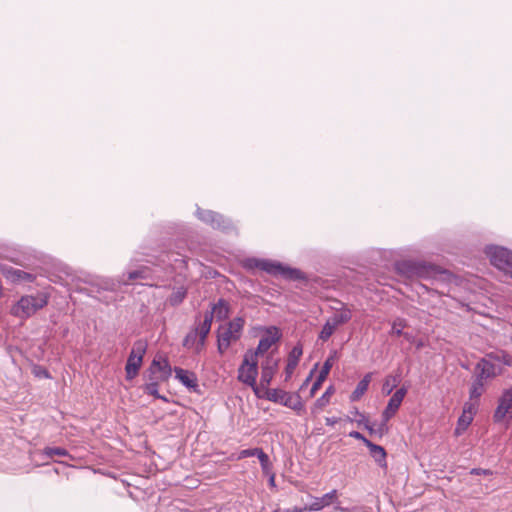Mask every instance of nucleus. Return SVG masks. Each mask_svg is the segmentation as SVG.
I'll list each match as a JSON object with an SVG mask.
<instances>
[{
	"mask_svg": "<svg viewBox=\"0 0 512 512\" xmlns=\"http://www.w3.org/2000/svg\"><path fill=\"white\" fill-rule=\"evenodd\" d=\"M149 264L158 266L155 256L144 252H136L129 263V269L121 279L116 280L109 277L87 274L78 278V282L85 286L78 285L77 291L89 297L101 300L103 292H116L121 285H128L135 280H149L153 278L154 270Z\"/></svg>",
	"mask_w": 512,
	"mask_h": 512,
	"instance_id": "obj_1",
	"label": "nucleus"
},
{
	"mask_svg": "<svg viewBox=\"0 0 512 512\" xmlns=\"http://www.w3.org/2000/svg\"><path fill=\"white\" fill-rule=\"evenodd\" d=\"M243 266L247 270L258 269L269 275L281 276L290 281H308L307 275L301 269L291 267L278 260L249 257L244 260Z\"/></svg>",
	"mask_w": 512,
	"mask_h": 512,
	"instance_id": "obj_2",
	"label": "nucleus"
},
{
	"mask_svg": "<svg viewBox=\"0 0 512 512\" xmlns=\"http://www.w3.org/2000/svg\"><path fill=\"white\" fill-rule=\"evenodd\" d=\"M173 373L169 359L162 355H156L149 367L143 373L146 383L142 386L145 394H157V388L161 383L167 382Z\"/></svg>",
	"mask_w": 512,
	"mask_h": 512,
	"instance_id": "obj_3",
	"label": "nucleus"
},
{
	"mask_svg": "<svg viewBox=\"0 0 512 512\" xmlns=\"http://www.w3.org/2000/svg\"><path fill=\"white\" fill-rule=\"evenodd\" d=\"M395 272L405 278L430 279L435 278L442 271L433 264L422 260H399L394 263Z\"/></svg>",
	"mask_w": 512,
	"mask_h": 512,
	"instance_id": "obj_4",
	"label": "nucleus"
},
{
	"mask_svg": "<svg viewBox=\"0 0 512 512\" xmlns=\"http://www.w3.org/2000/svg\"><path fill=\"white\" fill-rule=\"evenodd\" d=\"M48 301L49 297L41 292L35 295H23L12 305L10 313L14 317L27 319L44 308L48 304Z\"/></svg>",
	"mask_w": 512,
	"mask_h": 512,
	"instance_id": "obj_5",
	"label": "nucleus"
},
{
	"mask_svg": "<svg viewBox=\"0 0 512 512\" xmlns=\"http://www.w3.org/2000/svg\"><path fill=\"white\" fill-rule=\"evenodd\" d=\"M194 216L203 224L210 226L215 230H220L225 233H229L234 230V225L230 218L219 212L210 209H203L197 204Z\"/></svg>",
	"mask_w": 512,
	"mask_h": 512,
	"instance_id": "obj_6",
	"label": "nucleus"
},
{
	"mask_svg": "<svg viewBox=\"0 0 512 512\" xmlns=\"http://www.w3.org/2000/svg\"><path fill=\"white\" fill-rule=\"evenodd\" d=\"M209 320H202L192 327L182 340V346L186 349H193L196 354L204 349L211 328Z\"/></svg>",
	"mask_w": 512,
	"mask_h": 512,
	"instance_id": "obj_7",
	"label": "nucleus"
},
{
	"mask_svg": "<svg viewBox=\"0 0 512 512\" xmlns=\"http://www.w3.org/2000/svg\"><path fill=\"white\" fill-rule=\"evenodd\" d=\"M261 398H264L270 402L280 404L284 407L292 409L298 415L300 414L304 407L299 393L291 394L279 388L266 389V393H261Z\"/></svg>",
	"mask_w": 512,
	"mask_h": 512,
	"instance_id": "obj_8",
	"label": "nucleus"
},
{
	"mask_svg": "<svg viewBox=\"0 0 512 512\" xmlns=\"http://www.w3.org/2000/svg\"><path fill=\"white\" fill-rule=\"evenodd\" d=\"M147 351L146 341L139 339L133 343L125 363V378L127 381L135 379L143 365L144 356Z\"/></svg>",
	"mask_w": 512,
	"mask_h": 512,
	"instance_id": "obj_9",
	"label": "nucleus"
},
{
	"mask_svg": "<svg viewBox=\"0 0 512 512\" xmlns=\"http://www.w3.org/2000/svg\"><path fill=\"white\" fill-rule=\"evenodd\" d=\"M485 254L491 264L512 277V250L498 245H487Z\"/></svg>",
	"mask_w": 512,
	"mask_h": 512,
	"instance_id": "obj_10",
	"label": "nucleus"
},
{
	"mask_svg": "<svg viewBox=\"0 0 512 512\" xmlns=\"http://www.w3.org/2000/svg\"><path fill=\"white\" fill-rule=\"evenodd\" d=\"M258 374V362H250L247 359H243L241 365L238 368L237 379L241 383L251 387L257 398H261L260 387L257 384Z\"/></svg>",
	"mask_w": 512,
	"mask_h": 512,
	"instance_id": "obj_11",
	"label": "nucleus"
},
{
	"mask_svg": "<svg viewBox=\"0 0 512 512\" xmlns=\"http://www.w3.org/2000/svg\"><path fill=\"white\" fill-rule=\"evenodd\" d=\"M493 421L505 422L507 427L512 423V385L502 391L493 413Z\"/></svg>",
	"mask_w": 512,
	"mask_h": 512,
	"instance_id": "obj_12",
	"label": "nucleus"
},
{
	"mask_svg": "<svg viewBox=\"0 0 512 512\" xmlns=\"http://www.w3.org/2000/svg\"><path fill=\"white\" fill-rule=\"evenodd\" d=\"M408 391L409 385L404 384L390 394L391 397L381 414V418H384V422L388 423L396 415Z\"/></svg>",
	"mask_w": 512,
	"mask_h": 512,
	"instance_id": "obj_13",
	"label": "nucleus"
},
{
	"mask_svg": "<svg viewBox=\"0 0 512 512\" xmlns=\"http://www.w3.org/2000/svg\"><path fill=\"white\" fill-rule=\"evenodd\" d=\"M231 312L230 303L224 298H219L216 303L211 304L210 310L205 311L203 320L208 319L209 327L211 328L214 318L217 321H225L230 317Z\"/></svg>",
	"mask_w": 512,
	"mask_h": 512,
	"instance_id": "obj_14",
	"label": "nucleus"
},
{
	"mask_svg": "<svg viewBox=\"0 0 512 512\" xmlns=\"http://www.w3.org/2000/svg\"><path fill=\"white\" fill-rule=\"evenodd\" d=\"M189 259V256L186 254L171 251L162 255L158 266H161L163 269L170 267L173 271L182 273L187 269Z\"/></svg>",
	"mask_w": 512,
	"mask_h": 512,
	"instance_id": "obj_15",
	"label": "nucleus"
},
{
	"mask_svg": "<svg viewBox=\"0 0 512 512\" xmlns=\"http://www.w3.org/2000/svg\"><path fill=\"white\" fill-rule=\"evenodd\" d=\"M280 360L274 359L271 355H268L261 364V377H260V390L263 389V393H266V389H270L269 386L273 380L274 375L278 371Z\"/></svg>",
	"mask_w": 512,
	"mask_h": 512,
	"instance_id": "obj_16",
	"label": "nucleus"
},
{
	"mask_svg": "<svg viewBox=\"0 0 512 512\" xmlns=\"http://www.w3.org/2000/svg\"><path fill=\"white\" fill-rule=\"evenodd\" d=\"M500 373L501 371H496L495 365L487 360V358H481L474 367L472 377L487 383V381L494 379Z\"/></svg>",
	"mask_w": 512,
	"mask_h": 512,
	"instance_id": "obj_17",
	"label": "nucleus"
},
{
	"mask_svg": "<svg viewBox=\"0 0 512 512\" xmlns=\"http://www.w3.org/2000/svg\"><path fill=\"white\" fill-rule=\"evenodd\" d=\"M245 325V319L241 316L235 317L233 320L229 321L227 324V328L221 334H218L224 341L236 342L242 336V331Z\"/></svg>",
	"mask_w": 512,
	"mask_h": 512,
	"instance_id": "obj_18",
	"label": "nucleus"
},
{
	"mask_svg": "<svg viewBox=\"0 0 512 512\" xmlns=\"http://www.w3.org/2000/svg\"><path fill=\"white\" fill-rule=\"evenodd\" d=\"M3 275L14 284L32 283L36 279V275L30 272H26L22 269L15 268L12 266H5L2 269Z\"/></svg>",
	"mask_w": 512,
	"mask_h": 512,
	"instance_id": "obj_19",
	"label": "nucleus"
},
{
	"mask_svg": "<svg viewBox=\"0 0 512 512\" xmlns=\"http://www.w3.org/2000/svg\"><path fill=\"white\" fill-rule=\"evenodd\" d=\"M172 370L175 373V379L178 380L185 388L191 392L199 391L198 379L194 372L181 367H174Z\"/></svg>",
	"mask_w": 512,
	"mask_h": 512,
	"instance_id": "obj_20",
	"label": "nucleus"
},
{
	"mask_svg": "<svg viewBox=\"0 0 512 512\" xmlns=\"http://www.w3.org/2000/svg\"><path fill=\"white\" fill-rule=\"evenodd\" d=\"M262 330L264 331V335L259 339L258 344L266 351L282 339V332L277 326H265Z\"/></svg>",
	"mask_w": 512,
	"mask_h": 512,
	"instance_id": "obj_21",
	"label": "nucleus"
},
{
	"mask_svg": "<svg viewBox=\"0 0 512 512\" xmlns=\"http://www.w3.org/2000/svg\"><path fill=\"white\" fill-rule=\"evenodd\" d=\"M355 421L359 426H363L369 434L377 435L380 438L388 433L389 430L388 423L384 422V418H381V422L377 425V429H374V423H371L364 413H362Z\"/></svg>",
	"mask_w": 512,
	"mask_h": 512,
	"instance_id": "obj_22",
	"label": "nucleus"
},
{
	"mask_svg": "<svg viewBox=\"0 0 512 512\" xmlns=\"http://www.w3.org/2000/svg\"><path fill=\"white\" fill-rule=\"evenodd\" d=\"M303 355V347L300 343L295 345L288 354L287 364L285 366V381H289L294 370L298 366L300 358Z\"/></svg>",
	"mask_w": 512,
	"mask_h": 512,
	"instance_id": "obj_23",
	"label": "nucleus"
},
{
	"mask_svg": "<svg viewBox=\"0 0 512 512\" xmlns=\"http://www.w3.org/2000/svg\"><path fill=\"white\" fill-rule=\"evenodd\" d=\"M337 497V490L333 489L328 493H325L322 497H315L313 502L307 504L309 512L321 511L323 508L329 506Z\"/></svg>",
	"mask_w": 512,
	"mask_h": 512,
	"instance_id": "obj_24",
	"label": "nucleus"
},
{
	"mask_svg": "<svg viewBox=\"0 0 512 512\" xmlns=\"http://www.w3.org/2000/svg\"><path fill=\"white\" fill-rule=\"evenodd\" d=\"M369 450L370 456L373 458L374 462L381 468L386 470L388 467L387 464V452L385 448L381 445L373 443L372 441L366 446Z\"/></svg>",
	"mask_w": 512,
	"mask_h": 512,
	"instance_id": "obj_25",
	"label": "nucleus"
},
{
	"mask_svg": "<svg viewBox=\"0 0 512 512\" xmlns=\"http://www.w3.org/2000/svg\"><path fill=\"white\" fill-rule=\"evenodd\" d=\"M373 373L368 372L363 376V378L357 383L356 388L350 395V400L352 402L358 401L368 390L369 384L372 380Z\"/></svg>",
	"mask_w": 512,
	"mask_h": 512,
	"instance_id": "obj_26",
	"label": "nucleus"
},
{
	"mask_svg": "<svg viewBox=\"0 0 512 512\" xmlns=\"http://www.w3.org/2000/svg\"><path fill=\"white\" fill-rule=\"evenodd\" d=\"M352 316V311L345 304H342L338 312L329 317V320L338 328L347 324L352 319Z\"/></svg>",
	"mask_w": 512,
	"mask_h": 512,
	"instance_id": "obj_27",
	"label": "nucleus"
},
{
	"mask_svg": "<svg viewBox=\"0 0 512 512\" xmlns=\"http://www.w3.org/2000/svg\"><path fill=\"white\" fill-rule=\"evenodd\" d=\"M401 376H402V373H401L400 369L396 370L392 374L387 375L385 380H384V382H383V385H382V392L385 395L392 394L393 390L400 383Z\"/></svg>",
	"mask_w": 512,
	"mask_h": 512,
	"instance_id": "obj_28",
	"label": "nucleus"
},
{
	"mask_svg": "<svg viewBox=\"0 0 512 512\" xmlns=\"http://www.w3.org/2000/svg\"><path fill=\"white\" fill-rule=\"evenodd\" d=\"M483 358H487L490 362H500L505 366H512V356L505 350H495L486 353Z\"/></svg>",
	"mask_w": 512,
	"mask_h": 512,
	"instance_id": "obj_29",
	"label": "nucleus"
},
{
	"mask_svg": "<svg viewBox=\"0 0 512 512\" xmlns=\"http://www.w3.org/2000/svg\"><path fill=\"white\" fill-rule=\"evenodd\" d=\"M187 289L183 286L175 288L167 298V302L172 307L179 306L187 297Z\"/></svg>",
	"mask_w": 512,
	"mask_h": 512,
	"instance_id": "obj_30",
	"label": "nucleus"
},
{
	"mask_svg": "<svg viewBox=\"0 0 512 512\" xmlns=\"http://www.w3.org/2000/svg\"><path fill=\"white\" fill-rule=\"evenodd\" d=\"M485 386H486V382L472 377V383L469 388L470 400H475V401L479 400L485 391Z\"/></svg>",
	"mask_w": 512,
	"mask_h": 512,
	"instance_id": "obj_31",
	"label": "nucleus"
},
{
	"mask_svg": "<svg viewBox=\"0 0 512 512\" xmlns=\"http://www.w3.org/2000/svg\"><path fill=\"white\" fill-rule=\"evenodd\" d=\"M408 326L407 319L403 317H396L391 322V329L388 332L390 336L401 337L403 329Z\"/></svg>",
	"mask_w": 512,
	"mask_h": 512,
	"instance_id": "obj_32",
	"label": "nucleus"
},
{
	"mask_svg": "<svg viewBox=\"0 0 512 512\" xmlns=\"http://www.w3.org/2000/svg\"><path fill=\"white\" fill-rule=\"evenodd\" d=\"M337 330V327L331 323L329 318L323 324L321 331L318 334V340L326 342Z\"/></svg>",
	"mask_w": 512,
	"mask_h": 512,
	"instance_id": "obj_33",
	"label": "nucleus"
},
{
	"mask_svg": "<svg viewBox=\"0 0 512 512\" xmlns=\"http://www.w3.org/2000/svg\"><path fill=\"white\" fill-rule=\"evenodd\" d=\"M472 420H473V418L471 416H466L465 414H462L457 420V425L454 430V434L456 436L462 435L467 430V428L470 426V424L472 423Z\"/></svg>",
	"mask_w": 512,
	"mask_h": 512,
	"instance_id": "obj_34",
	"label": "nucleus"
},
{
	"mask_svg": "<svg viewBox=\"0 0 512 512\" xmlns=\"http://www.w3.org/2000/svg\"><path fill=\"white\" fill-rule=\"evenodd\" d=\"M266 352L267 351L258 344L255 349H248L243 355V359H247L250 362H258V357L264 355Z\"/></svg>",
	"mask_w": 512,
	"mask_h": 512,
	"instance_id": "obj_35",
	"label": "nucleus"
},
{
	"mask_svg": "<svg viewBox=\"0 0 512 512\" xmlns=\"http://www.w3.org/2000/svg\"><path fill=\"white\" fill-rule=\"evenodd\" d=\"M43 454L48 458H53L54 456H59V457L69 456V452L65 448L50 447V446H46L43 449Z\"/></svg>",
	"mask_w": 512,
	"mask_h": 512,
	"instance_id": "obj_36",
	"label": "nucleus"
},
{
	"mask_svg": "<svg viewBox=\"0 0 512 512\" xmlns=\"http://www.w3.org/2000/svg\"><path fill=\"white\" fill-rule=\"evenodd\" d=\"M334 393V388L333 386H329L325 392L322 394L321 397H319L315 403H314V406L315 408H318V409H322L323 407H325L328 403H329V399H330V396Z\"/></svg>",
	"mask_w": 512,
	"mask_h": 512,
	"instance_id": "obj_37",
	"label": "nucleus"
},
{
	"mask_svg": "<svg viewBox=\"0 0 512 512\" xmlns=\"http://www.w3.org/2000/svg\"><path fill=\"white\" fill-rule=\"evenodd\" d=\"M339 357H340V353L338 350H336V349L330 350L328 357L326 358V360L324 361V363L322 365V368L325 370L331 371L334 362L336 360H338Z\"/></svg>",
	"mask_w": 512,
	"mask_h": 512,
	"instance_id": "obj_38",
	"label": "nucleus"
},
{
	"mask_svg": "<svg viewBox=\"0 0 512 512\" xmlns=\"http://www.w3.org/2000/svg\"><path fill=\"white\" fill-rule=\"evenodd\" d=\"M32 374L36 377V378H40V379H51L52 376L50 374V372L48 371V369L42 365H34L32 367Z\"/></svg>",
	"mask_w": 512,
	"mask_h": 512,
	"instance_id": "obj_39",
	"label": "nucleus"
},
{
	"mask_svg": "<svg viewBox=\"0 0 512 512\" xmlns=\"http://www.w3.org/2000/svg\"><path fill=\"white\" fill-rule=\"evenodd\" d=\"M256 457L258 458L261 468L264 472H267L271 467L270 458L261 448L259 449Z\"/></svg>",
	"mask_w": 512,
	"mask_h": 512,
	"instance_id": "obj_40",
	"label": "nucleus"
},
{
	"mask_svg": "<svg viewBox=\"0 0 512 512\" xmlns=\"http://www.w3.org/2000/svg\"><path fill=\"white\" fill-rule=\"evenodd\" d=\"M230 341H224L223 338L217 335V350L220 354H224L226 350L231 346Z\"/></svg>",
	"mask_w": 512,
	"mask_h": 512,
	"instance_id": "obj_41",
	"label": "nucleus"
},
{
	"mask_svg": "<svg viewBox=\"0 0 512 512\" xmlns=\"http://www.w3.org/2000/svg\"><path fill=\"white\" fill-rule=\"evenodd\" d=\"M260 448H249V449H243L239 452L238 459H245L249 457H254L257 455Z\"/></svg>",
	"mask_w": 512,
	"mask_h": 512,
	"instance_id": "obj_42",
	"label": "nucleus"
},
{
	"mask_svg": "<svg viewBox=\"0 0 512 512\" xmlns=\"http://www.w3.org/2000/svg\"><path fill=\"white\" fill-rule=\"evenodd\" d=\"M348 435L351 438L361 441L365 446H367L371 442L362 433H360L359 431H356V430L349 432Z\"/></svg>",
	"mask_w": 512,
	"mask_h": 512,
	"instance_id": "obj_43",
	"label": "nucleus"
},
{
	"mask_svg": "<svg viewBox=\"0 0 512 512\" xmlns=\"http://www.w3.org/2000/svg\"><path fill=\"white\" fill-rule=\"evenodd\" d=\"M273 512H309V511L307 509V506L305 505L304 507L295 506L292 509L277 508Z\"/></svg>",
	"mask_w": 512,
	"mask_h": 512,
	"instance_id": "obj_44",
	"label": "nucleus"
},
{
	"mask_svg": "<svg viewBox=\"0 0 512 512\" xmlns=\"http://www.w3.org/2000/svg\"><path fill=\"white\" fill-rule=\"evenodd\" d=\"M471 475H492V471L489 469L472 468L470 470Z\"/></svg>",
	"mask_w": 512,
	"mask_h": 512,
	"instance_id": "obj_45",
	"label": "nucleus"
},
{
	"mask_svg": "<svg viewBox=\"0 0 512 512\" xmlns=\"http://www.w3.org/2000/svg\"><path fill=\"white\" fill-rule=\"evenodd\" d=\"M329 373H330V371L321 368V370L319 371V373H318V375L316 377V380L318 382L323 383L327 379Z\"/></svg>",
	"mask_w": 512,
	"mask_h": 512,
	"instance_id": "obj_46",
	"label": "nucleus"
},
{
	"mask_svg": "<svg viewBox=\"0 0 512 512\" xmlns=\"http://www.w3.org/2000/svg\"><path fill=\"white\" fill-rule=\"evenodd\" d=\"M318 365H319L318 363H316V364L314 365V367H313V368H312V370L310 371L309 375L307 376V378H306V379L304 380V382L302 383V385H301L300 389H304V387L308 385V383L310 382V380H311V378H312V376H313L314 371L318 368Z\"/></svg>",
	"mask_w": 512,
	"mask_h": 512,
	"instance_id": "obj_47",
	"label": "nucleus"
},
{
	"mask_svg": "<svg viewBox=\"0 0 512 512\" xmlns=\"http://www.w3.org/2000/svg\"><path fill=\"white\" fill-rule=\"evenodd\" d=\"M323 383L318 382L316 379L312 384V387L310 389V396H314L315 393L321 388Z\"/></svg>",
	"mask_w": 512,
	"mask_h": 512,
	"instance_id": "obj_48",
	"label": "nucleus"
},
{
	"mask_svg": "<svg viewBox=\"0 0 512 512\" xmlns=\"http://www.w3.org/2000/svg\"><path fill=\"white\" fill-rule=\"evenodd\" d=\"M401 337H403L407 342H409L411 344L415 342V336L410 332L403 331V334L401 335Z\"/></svg>",
	"mask_w": 512,
	"mask_h": 512,
	"instance_id": "obj_49",
	"label": "nucleus"
},
{
	"mask_svg": "<svg viewBox=\"0 0 512 512\" xmlns=\"http://www.w3.org/2000/svg\"><path fill=\"white\" fill-rule=\"evenodd\" d=\"M148 395L154 397L155 399L162 400L165 403L169 402V398L168 397H166L165 395H162V394L159 393V388H157V394H148Z\"/></svg>",
	"mask_w": 512,
	"mask_h": 512,
	"instance_id": "obj_50",
	"label": "nucleus"
},
{
	"mask_svg": "<svg viewBox=\"0 0 512 512\" xmlns=\"http://www.w3.org/2000/svg\"><path fill=\"white\" fill-rule=\"evenodd\" d=\"M339 419L336 417H326L325 423L328 426H334L336 423H338Z\"/></svg>",
	"mask_w": 512,
	"mask_h": 512,
	"instance_id": "obj_51",
	"label": "nucleus"
},
{
	"mask_svg": "<svg viewBox=\"0 0 512 512\" xmlns=\"http://www.w3.org/2000/svg\"><path fill=\"white\" fill-rule=\"evenodd\" d=\"M268 484L270 487L272 488H275L276 487V482H275V475L274 474H271L270 477H269V480H268Z\"/></svg>",
	"mask_w": 512,
	"mask_h": 512,
	"instance_id": "obj_52",
	"label": "nucleus"
},
{
	"mask_svg": "<svg viewBox=\"0 0 512 512\" xmlns=\"http://www.w3.org/2000/svg\"><path fill=\"white\" fill-rule=\"evenodd\" d=\"M334 509H335L336 511H340V512H351V509H350V508H348V507H342V506H340V505L335 506V507H334Z\"/></svg>",
	"mask_w": 512,
	"mask_h": 512,
	"instance_id": "obj_53",
	"label": "nucleus"
},
{
	"mask_svg": "<svg viewBox=\"0 0 512 512\" xmlns=\"http://www.w3.org/2000/svg\"><path fill=\"white\" fill-rule=\"evenodd\" d=\"M464 412L473 413V412H475V408H474V406L472 404H470L468 406L466 405L465 409H464Z\"/></svg>",
	"mask_w": 512,
	"mask_h": 512,
	"instance_id": "obj_54",
	"label": "nucleus"
},
{
	"mask_svg": "<svg viewBox=\"0 0 512 512\" xmlns=\"http://www.w3.org/2000/svg\"><path fill=\"white\" fill-rule=\"evenodd\" d=\"M350 413L352 415L358 416V417L362 414V412H360L357 407H353L352 410L350 411Z\"/></svg>",
	"mask_w": 512,
	"mask_h": 512,
	"instance_id": "obj_55",
	"label": "nucleus"
},
{
	"mask_svg": "<svg viewBox=\"0 0 512 512\" xmlns=\"http://www.w3.org/2000/svg\"><path fill=\"white\" fill-rule=\"evenodd\" d=\"M188 250L193 254L195 250V245L193 242L187 243Z\"/></svg>",
	"mask_w": 512,
	"mask_h": 512,
	"instance_id": "obj_56",
	"label": "nucleus"
},
{
	"mask_svg": "<svg viewBox=\"0 0 512 512\" xmlns=\"http://www.w3.org/2000/svg\"><path fill=\"white\" fill-rule=\"evenodd\" d=\"M346 421L353 422V421H354V419H353V418H351L350 416H347V417H346Z\"/></svg>",
	"mask_w": 512,
	"mask_h": 512,
	"instance_id": "obj_57",
	"label": "nucleus"
}]
</instances>
